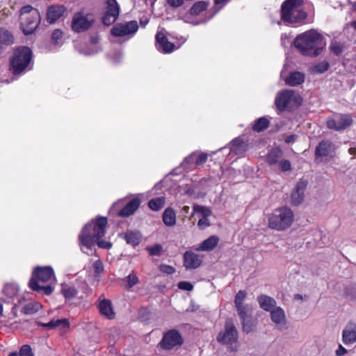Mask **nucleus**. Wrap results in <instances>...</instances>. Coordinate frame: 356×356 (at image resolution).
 Instances as JSON below:
<instances>
[{
	"label": "nucleus",
	"mask_w": 356,
	"mask_h": 356,
	"mask_svg": "<svg viewBox=\"0 0 356 356\" xmlns=\"http://www.w3.org/2000/svg\"><path fill=\"white\" fill-rule=\"evenodd\" d=\"M14 42L13 35L6 29L0 28V54Z\"/></svg>",
	"instance_id": "nucleus-30"
},
{
	"label": "nucleus",
	"mask_w": 356,
	"mask_h": 356,
	"mask_svg": "<svg viewBox=\"0 0 356 356\" xmlns=\"http://www.w3.org/2000/svg\"><path fill=\"white\" fill-rule=\"evenodd\" d=\"M238 332L233 324L228 320L225 322V327L219 332L216 340L220 344L226 346L231 351H237L238 349Z\"/></svg>",
	"instance_id": "nucleus-5"
},
{
	"label": "nucleus",
	"mask_w": 356,
	"mask_h": 356,
	"mask_svg": "<svg viewBox=\"0 0 356 356\" xmlns=\"http://www.w3.org/2000/svg\"><path fill=\"white\" fill-rule=\"evenodd\" d=\"M348 153L350 155H351L353 156L352 159H354L355 156L356 155V147L349 148Z\"/></svg>",
	"instance_id": "nucleus-57"
},
{
	"label": "nucleus",
	"mask_w": 356,
	"mask_h": 356,
	"mask_svg": "<svg viewBox=\"0 0 356 356\" xmlns=\"http://www.w3.org/2000/svg\"><path fill=\"white\" fill-rule=\"evenodd\" d=\"M295 140H296V136H294V135L289 136L286 137L285 139L286 142L288 143H293L295 141Z\"/></svg>",
	"instance_id": "nucleus-58"
},
{
	"label": "nucleus",
	"mask_w": 356,
	"mask_h": 356,
	"mask_svg": "<svg viewBox=\"0 0 356 356\" xmlns=\"http://www.w3.org/2000/svg\"><path fill=\"white\" fill-rule=\"evenodd\" d=\"M178 287L181 290H185L188 291H191L193 289V286L191 282L184 281L180 282L178 284Z\"/></svg>",
	"instance_id": "nucleus-48"
},
{
	"label": "nucleus",
	"mask_w": 356,
	"mask_h": 356,
	"mask_svg": "<svg viewBox=\"0 0 356 356\" xmlns=\"http://www.w3.org/2000/svg\"><path fill=\"white\" fill-rule=\"evenodd\" d=\"M62 293L66 298L70 299L76 295L77 291L74 287L65 286L62 289Z\"/></svg>",
	"instance_id": "nucleus-45"
},
{
	"label": "nucleus",
	"mask_w": 356,
	"mask_h": 356,
	"mask_svg": "<svg viewBox=\"0 0 356 356\" xmlns=\"http://www.w3.org/2000/svg\"><path fill=\"white\" fill-rule=\"evenodd\" d=\"M166 1L172 8H178L184 4V0H166Z\"/></svg>",
	"instance_id": "nucleus-54"
},
{
	"label": "nucleus",
	"mask_w": 356,
	"mask_h": 356,
	"mask_svg": "<svg viewBox=\"0 0 356 356\" xmlns=\"http://www.w3.org/2000/svg\"><path fill=\"white\" fill-rule=\"evenodd\" d=\"M293 44L304 55L317 56L324 47L325 42L319 33L310 30L298 35Z\"/></svg>",
	"instance_id": "nucleus-1"
},
{
	"label": "nucleus",
	"mask_w": 356,
	"mask_h": 356,
	"mask_svg": "<svg viewBox=\"0 0 356 356\" xmlns=\"http://www.w3.org/2000/svg\"><path fill=\"white\" fill-rule=\"evenodd\" d=\"M124 238L126 240L127 243L129 244H134V235L132 234H125Z\"/></svg>",
	"instance_id": "nucleus-56"
},
{
	"label": "nucleus",
	"mask_w": 356,
	"mask_h": 356,
	"mask_svg": "<svg viewBox=\"0 0 356 356\" xmlns=\"http://www.w3.org/2000/svg\"><path fill=\"white\" fill-rule=\"evenodd\" d=\"M183 343V339L180 333L175 330H171L167 332L163 337L161 342V346L165 350H171L177 348Z\"/></svg>",
	"instance_id": "nucleus-9"
},
{
	"label": "nucleus",
	"mask_w": 356,
	"mask_h": 356,
	"mask_svg": "<svg viewBox=\"0 0 356 356\" xmlns=\"http://www.w3.org/2000/svg\"><path fill=\"white\" fill-rule=\"evenodd\" d=\"M202 257L193 252H186L184 254V265L187 269H195L200 266Z\"/></svg>",
	"instance_id": "nucleus-22"
},
{
	"label": "nucleus",
	"mask_w": 356,
	"mask_h": 356,
	"mask_svg": "<svg viewBox=\"0 0 356 356\" xmlns=\"http://www.w3.org/2000/svg\"><path fill=\"white\" fill-rule=\"evenodd\" d=\"M157 49L164 53H170L175 49V44L168 41L163 31H159L156 35Z\"/></svg>",
	"instance_id": "nucleus-21"
},
{
	"label": "nucleus",
	"mask_w": 356,
	"mask_h": 356,
	"mask_svg": "<svg viewBox=\"0 0 356 356\" xmlns=\"http://www.w3.org/2000/svg\"><path fill=\"white\" fill-rule=\"evenodd\" d=\"M248 312H247L244 316H240L243 321V330L247 333L252 331L256 326L255 322L251 321L249 318Z\"/></svg>",
	"instance_id": "nucleus-37"
},
{
	"label": "nucleus",
	"mask_w": 356,
	"mask_h": 356,
	"mask_svg": "<svg viewBox=\"0 0 356 356\" xmlns=\"http://www.w3.org/2000/svg\"><path fill=\"white\" fill-rule=\"evenodd\" d=\"M257 301L260 307L267 312H270L277 306L276 301L273 298L266 295L258 296Z\"/></svg>",
	"instance_id": "nucleus-29"
},
{
	"label": "nucleus",
	"mask_w": 356,
	"mask_h": 356,
	"mask_svg": "<svg viewBox=\"0 0 356 356\" xmlns=\"http://www.w3.org/2000/svg\"><path fill=\"white\" fill-rule=\"evenodd\" d=\"M219 238L217 236H211L204 240L196 248L197 251L210 252L216 248L219 243Z\"/></svg>",
	"instance_id": "nucleus-26"
},
{
	"label": "nucleus",
	"mask_w": 356,
	"mask_h": 356,
	"mask_svg": "<svg viewBox=\"0 0 356 356\" xmlns=\"http://www.w3.org/2000/svg\"><path fill=\"white\" fill-rule=\"evenodd\" d=\"M207 159V154L202 152H194L188 156L182 163L183 168L191 170L202 165Z\"/></svg>",
	"instance_id": "nucleus-15"
},
{
	"label": "nucleus",
	"mask_w": 356,
	"mask_h": 356,
	"mask_svg": "<svg viewBox=\"0 0 356 356\" xmlns=\"http://www.w3.org/2000/svg\"><path fill=\"white\" fill-rule=\"evenodd\" d=\"M54 270L50 266L36 267L32 275V278L38 282H47L54 279Z\"/></svg>",
	"instance_id": "nucleus-18"
},
{
	"label": "nucleus",
	"mask_w": 356,
	"mask_h": 356,
	"mask_svg": "<svg viewBox=\"0 0 356 356\" xmlns=\"http://www.w3.org/2000/svg\"><path fill=\"white\" fill-rule=\"evenodd\" d=\"M151 256H161L163 253V246L161 244H154L147 248Z\"/></svg>",
	"instance_id": "nucleus-43"
},
{
	"label": "nucleus",
	"mask_w": 356,
	"mask_h": 356,
	"mask_svg": "<svg viewBox=\"0 0 356 356\" xmlns=\"http://www.w3.org/2000/svg\"><path fill=\"white\" fill-rule=\"evenodd\" d=\"M341 341L345 346L356 343V323L348 321L341 331Z\"/></svg>",
	"instance_id": "nucleus-11"
},
{
	"label": "nucleus",
	"mask_w": 356,
	"mask_h": 356,
	"mask_svg": "<svg viewBox=\"0 0 356 356\" xmlns=\"http://www.w3.org/2000/svg\"><path fill=\"white\" fill-rule=\"evenodd\" d=\"M32 58L31 50L27 47L17 48L10 58V67L14 74L22 72L29 64Z\"/></svg>",
	"instance_id": "nucleus-7"
},
{
	"label": "nucleus",
	"mask_w": 356,
	"mask_h": 356,
	"mask_svg": "<svg viewBox=\"0 0 356 356\" xmlns=\"http://www.w3.org/2000/svg\"><path fill=\"white\" fill-rule=\"evenodd\" d=\"M94 273L96 277H99L104 272V265L100 260L93 263Z\"/></svg>",
	"instance_id": "nucleus-46"
},
{
	"label": "nucleus",
	"mask_w": 356,
	"mask_h": 356,
	"mask_svg": "<svg viewBox=\"0 0 356 356\" xmlns=\"http://www.w3.org/2000/svg\"><path fill=\"white\" fill-rule=\"evenodd\" d=\"M302 102L300 96L293 90H284L280 92L275 100L276 107L279 110L293 108Z\"/></svg>",
	"instance_id": "nucleus-8"
},
{
	"label": "nucleus",
	"mask_w": 356,
	"mask_h": 356,
	"mask_svg": "<svg viewBox=\"0 0 356 356\" xmlns=\"http://www.w3.org/2000/svg\"><path fill=\"white\" fill-rule=\"evenodd\" d=\"M352 124V118L349 115H340L327 122V127L336 131L343 130Z\"/></svg>",
	"instance_id": "nucleus-16"
},
{
	"label": "nucleus",
	"mask_w": 356,
	"mask_h": 356,
	"mask_svg": "<svg viewBox=\"0 0 356 356\" xmlns=\"http://www.w3.org/2000/svg\"><path fill=\"white\" fill-rule=\"evenodd\" d=\"M91 22L81 13H75L72 21V29L76 32L84 31L90 28Z\"/></svg>",
	"instance_id": "nucleus-19"
},
{
	"label": "nucleus",
	"mask_w": 356,
	"mask_h": 356,
	"mask_svg": "<svg viewBox=\"0 0 356 356\" xmlns=\"http://www.w3.org/2000/svg\"><path fill=\"white\" fill-rule=\"evenodd\" d=\"M328 63L324 60L312 66L311 71L314 74L323 73L328 69Z\"/></svg>",
	"instance_id": "nucleus-41"
},
{
	"label": "nucleus",
	"mask_w": 356,
	"mask_h": 356,
	"mask_svg": "<svg viewBox=\"0 0 356 356\" xmlns=\"http://www.w3.org/2000/svg\"><path fill=\"white\" fill-rule=\"evenodd\" d=\"M29 286L33 290L41 291L42 293L45 295H49L53 291V288L51 286L48 285L46 286H41L39 285L38 282L34 279H31L29 282Z\"/></svg>",
	"instance_id": "nucleus-34"
},
{
	"label": "nucleus",
	"mask_w": 356,
	"mask_h": 356,
	"mask_svg": "<svg viewBox=\"0 0 356 356\" xmlns=\"http://www.w3.org/2000/svg\"><path fill=\"white\" fill-rule=\"evenodd\" d=\"M63 33L61 30L56 29L51 35V40L56 43L63 38Z\"/></svg>",
	"instance_id": "nucleus-52"
},
{
	"label": "nucleus",
	"mask_w": 356,
	"mask_h": 356,
	"mask_svg": "<svg viewBox=\"0 0 356 356\" xmlns=\"http://www.w3.org/2000/svg\"><path fill=\"white\" fill-rule=\"evenodd\" d=\"M330 50L333 54L338 55L341 52L342 47L339 43L333 42L330 45Z\"/></svg>",
	"instance_id": "nucleus-49"
},
{
	"label": "nucleus",
	"mask_w": 356,
	"mask_h": 356,
	"mask_svg": "<svg viewBox=\"0 0 356 356\" xmlns=\"http://www.w3.org/2000/svg\"><path fill=\"white\" fill-rule=\"evenodd\" d=\"M120 14V8L116 0H107V10L102 18L104 24L109 26L115 22Z\"/></svg>",
	"instance_id": "nucleus-13"
},
{
	"label": "nucleus",
	"mask_w": 356,
	"mask_h": 356,
	"mask_svg": "<svg viewBox=\"0 0 356 356\" xmlns=\"http://www.w3.org/2000/svg\"><path fill=\"white\" fill-rule=\"evenodd\" d=\"M140 201L138 196L135 195V210L140 205Z\"/></svg>",
	"instance_id": "nucleus-61"
},
{
	"label": "nucleus",
	"mask_w": 356,
	"mask_h": 356,
	"mask_svg": "<svg viewBox=\"0 0 356 356\" xmlns=\"http://www.w3.org/2000/svg\"><path fill=\"white\" fill-rule=\"evenodd\" d=\"M282 152L279 148H275L272 149L267 155V162L270 165L275 164L278 162V160L282 157Z\"/></svg>",
	"instance_id": "nucleus-36"
},
{
	"label": "nucleus",
	"mask_w": 356,
	"mask_h": 356,
	"mask_svg": "<svg viewBox=\"0 0 356 356\" xmlns=\"http://www.w3.org/2000/svg\"><path fill=\"white\" fill-rule=\"evenodd\" d=\"M121 285L126 290H130L134 285V278L131 273H130L125 278L122 280Z\"/></svg>",
	"instance_id": "nucleus-44"
},
{
	"label": "nucleus",
	"mask_w": 356,
	"mask_h": 356,
	"mask_svg": "<svg viewBox=\"0 0 356 356\" xmlns=\"http://www.w3.org/2000/svg\"><path fill=\"white\" fill-rule=\"evenodd\" d=\"M281 76L284 79L286 84L292 86L302 83L305 79L304 74L299 72H293L289 76L285 77L284 72L282 71Z\"/></svg>",
	"instance_id": "nucleus-27"
},
{
	"label": "nucleus",
	"mask_w": 356,
	"mask_h": 356,
	"mask_svg": "<svg viewBox=\"0 0 356 356\" xmlns=\"http://www.w3.org/2000/svg\"><path fill=\"white\" fill-rule=\"evenodd\" d=\"M163 222L168 227H172L176 224L177 217L175 211L168 207L165 209L163 213Z\"/></svg>",
	"instance_id": "nucleus-31"
},
{
	"label": "nucleus",
	"mask_w": 356,
	"mask_h": 356,
	"mask_svg": "<svg viewBox=\"0 0 356 356\" xmlns=\"http://www.w3.org/2000/svg\"><path fill=\"white\" fill-rule=\"evenodd\" d=\"M18 291V286L15 284H6L3 289V293L9 298H13L17 296Z\"/></svg>",
	"instance_id": "nucleus-39"
},
{
	"label": "nucleus",
	"mask_w": 356,
	"mask_h": 356,
	"mask_svg": "<svg viewBox=\"0 0 356 356\" xmlns=\"http://www.w3.org/2000/svg\"><path fill=\"white\" fill-rule=\"evenodd\" d=\"M44 327H47L49 329H54L59 327L61 330H65L69 327V322L67 319H53L48 323H40Z\"/></svg>",
	"instance_id": "nucleus-32"
},
{
	"label": "nucleus",
	"mask_w": 356,
	"mask_h": 356,
	"mask_svg": "<svg viewBox=\"0 0 356 356\" xmlns=\"http://www.w3.org/2000/svg\"><path fill=\"white\" fill-rule=\"evenodd\" d=\"M350 4L352 5L353 9L356 10V0H348Z\"/></svg>",
	"instance_id": "nucleus-62"
},
{
	"label": "nucleus",
	"mask_w": 356,
	"mask_h": 356,
	"mask_svg": "<svg viewBox=\"0 0 356 356\" xmlns=\"http://www.w3.org/2000/svg\"><path fill=\"white\" fill-rule=\"evenodd\" d=\"M301 0H286L282 6V18L288 23L298 22L306 18L301 8Z\"/></svg>",
	"instance_id": "nucleus-6"
},
{
	"label": "nucleus",
	"mask_w": 356,
	"mask_h": 356,
	"mask_svg": "<svg viewBox=\"0 0 356 356\" xmlns=\"http://www.w3.org/2000/svg\"><path fill=\"white\" fill-rule=\"evenodd\" d=\"M184 20L186 23H191V24H193V22L189 19V17H184Z\"/></svg>",
	"instance_id": "nucleus-64"
},
{
	"label": "nucleus",
	"mask_w": 356,
	"mask_h": 356,
	"mask_svg": "<svg viewBox=\"0 0 356 356\" xmlns=\"http://www.w3.org/2000/svg\"><path fill=\"white\" fill-rule=\"evenodd\" d=\"M20 24L26 35L31 34L38 26L40 15L38 10L31 6H24L20 10Z\"/></svg>",
	"instance_id": "nucleus-4"
},
{
	"label": "nucleus",
	"mask_w": 356,
	"mask_h": 356,
	"mask_svg": "<svg viewBox=\"0 0 356 356\" xmlns=\"http://www.w3.org/2000/svg\"><path fill=\"white\" fill-rule=\"evenodd\" d=\"M20 356H33L31 348L29 345H24L19 350Z\"/></svg>",
	"instance_id": "nucleus-47"
},
{
	"label": "nucleus",
	"mask_w": 356,
	"mask_h": 356,
	"mask_svg": "<svg viewBox=\"0 0 356 356\" xmlns=\"http://www.w3.org/2000/svg\"><path fill=\"white\" fill-rule=\"evenodd\" d=\"M270 320L275 326L280 330L287 327L288 320L284 310L280 306H276L270 312Z\"/></svg>",
	"instance_id": "nucleus-12"
},
{
	"label": "nucleus",
	"mask_w": 356,
	"mask_h": 356,
	"mask_svg": "<svg viewBox=\"0 0 356 356\" xmlns=\"http://www.w3.org/2000/svg\"><path fill=\"white\" fill-rule=\"evenodd\" d=\"M165 204L164 197H158L150 200L148 202V207L152 211H159L161 209Z\"/></svg>",
	"instance_id": "nucleus-35"
},
{
	"label": "nucleus",
	"mask_w": 356,
	"mask_h": 356,
	"mask_svg": "<svg viewBox=\"0 0 356 356\" xmlns=\"http://www.w3.org/2000/svg\"><path fill=\"white\" fill-rule=\"evenodd\" d=\"M189 207L188 206H184L183 208H182V211L185 213H188V211H189Z\"/></svg>",
	"instance_id": "nucleus-63"
},
{
	"label": "nucleus",
	"mask_w": 356,
	"mask_h": 356,
	"mask_svg": "<svg viewBox=\"0 0 356 356\" xmlns=\"http://www.w3.org/2000/svg\"><path fill=\"white\" fill-rule=\"evenodd\" d=\"M268 123L269 122L266 118H261L255 122L252 128L256 131H261L268 127Z\"/></svg>",
	"instance_id": "nucleus-42"
},
{
	"label": "nucleus",
	"mask_w": 356,
	"mask_h": 356,
	"mask_svg": "<svg viewBox=\"0 0 356 356\" xmlns=\"http://www.w3.org/2000/svg\"><path fill=\"white\" fill-rule=\"evenodd\" d=\"M106 225L107 219L105 217H99L95 221L87 224L79 236L80 244L91 248L98 239L104 236Z\"/></svg>",
	"instance_id": "nucleus-2"
},
{
	"label": "nucleus",
	"mask_w": 356,
	"mask_h": 356,
	"mask_svg": "<svg viewBox=\"0 0 356 356\" xmlns=\"http://www.w3.org/2000/svg\"><path fill=\"white\" fill-rule=\"evenodd\" d=\"M248 145L240 138L234 140L230 144V150L235 154H241L247 149Z\"/></svg>",
	"instance_id": "nucleus-33"
},
{
	"label": "nucleus",
	"mask_w": 356,
	"mask_h": 356,
	"mask_svg": "<svg viewBox=\"0 0 356 356\" xmlns=\"http://www.w3.org/2000/svg\"><path fill=\"white\" fill-rule=\"evenodd\" d=\"M207 6L208 3L205 1L196 2L191 8V15H197L205 10Z\"/></svg>",
	"instance_id": "nucleus-40"
},
{
	"label": "nucleus",
	"mask_w": 356,
	"mask_h": 356,
	"mask_svg": "<svg viewBox=\"0 0 356 356\" xmlns=\"http://www.w3.org/2000/svg\"><path fill=\"white\" fill-rule=\"evenodd\" d=\"M159 269L161 271L166 274H172L175 272V269L174 267L166 264L161 265L159 266Z\"/></svg>",
	"instance_id": "nucleus-51"
},
{
	"label": "nucleus",
	"mask_w": 356,
	"mask_h": 356,
	"mask_svg": "<svg viewBox=\"0 0 356 356\" xmlns=\"http://www.w3.org/2000/svg\"><path fill=\"white\" fill-rule=\"evenodd\" d=\"M65 8L63 6L54 5L49 7L47 13V20L53 24L63 15Z\"/></svg>",
	"instance_id": "nucleus-25"
},
{
	"label": "nucleus",
	"mask_w": 356,
	"mask_h": 356,
	"mask_svg": "<svg viewBox=\"0 0 356 356\" xmlns=\"http://www.w3.org/2000/svg\"><path fill=\"white\" fill-rule=\"evenodd\" d=\"M334 353L336 356H344L348 353V350L342 344H339Z\"/></svg>",
	"instance_id": "nucleus-50"
},
{
	"label": "nucleus",
	"mask_w": 356,
	"mask_h": 356,
	"mask_svg": "<svg viewBox=\"0 0 356 356\" xmlns=\"http://www.w3.org/2000/svg\"><path fill=\"white\" fill-rule=\"evenodd\" d=\"M281 170L286 172L291 170V163L289 160H282L279 164Z\"/></svg>",
	"instance_id": "nucleus-53"
},
{
	"label": "nucleus",
	"mask_w": 356,
	"mask_h": 356,
	"mask_svg": "<svg viewBox=\"0 0 356 356\" xmlns=\"http://www.w3.org/2000/svg\"><path fill=\"white\" fill-rule=\"evenodd\" d=\"M134 32V22L131 21L124 24H115L111 29V35L115 37H122Z\"/></svg>",
	"instance_id": "nucleus-23"
},
{
	"label": "nucleus",
	"mask_w": 356,
	"mask_h": 356,
	"mask_svg": "<svg viewBox=\"0 0 356 356\" xmlns=\"http://www.w3.org/2000/svg\"><path fill=\"white\" fill-rule=\"evenodd\" d=\"M307 186V181L306 180L301 179L297 183L291 193L292 204L297 206L303 202Z\"/></svg>",
	"instance_id": "nucleus-17"
},
{
	"label": "nucleus",
	"mask_w": 356,
	"mask_h": 356,
	"mask_svg": "<svg viewBox=\"0 0 356 356\" xmlns=\"http://www.w3.org/2000/svg\"><path fill=\"white\" fill-rule=\"evenodd\" d=\"M42 307V305L38 302H29L23 307L22 312L25 314H33L39 311Z\"/></svg>",
	"instance_id": "nucleus-38"
},
{
	"label": "nucleus",
	"mask_w": 356,
	"mask_h": 356,
	"mask_svg": "<svg viewBox=\"0 0 356 356\" xmlns=\"http://www.w3.org/2000/svg\"><path fill=\"white\" fill-rule=\"evenodd\" d=\"M124 201L116 202L110 209L109 212L120 217H127L134 213V200H130L123 206Z\"/></svg>",
	"instance_id": "nucleus-14"
},
{
	"label": "nucleus",
	"mask_w": 356,
	"mask_h": 356,
	"mask_svg": "<svg viewBox=\"0 0 356 356\" xmlns=\"http://www.w3.org/2000/svg\"><path fill=\"white\" fill-rule=\"evenodd\" d=\"M266 219L270 229L282 232L288 229L293 225L294 214L291 209L281 207L267 213Z\"/></svg>",
	"instance_id": "nucleus-3"
},
{
	"label": "nucleus",
	"mask_w": 356,
	"mask_h": 356,
	"mask_svg": "<svg viewBox=\"0 0 356 356\" xmlns=\"http://www.w3.org/2000/svg\"><path fill=\"white\" fill-rule=\"evenodd\" d=\"M193 209V216H196L199 218L197 226L202 229L210 226L211 222L209 218L211 215V210L206 207L200 205H194Z\"/></svg>",
	"instance_id": "nucleus-10"
},
{
	"label": "nucleus",
	"mask_w": 356,
	"mask_h": 356,
	"mask_svg": "<svg viewBox=\"0 0 356 356\" xmlns=\"http://www.w3.org/2000/svg\"><path fill=\"white\" fill-rule=\"evenodd\" d=\"M149 19L147 17L144 16L140 19V24L142 26H145L148 23Z\"/></svg>",
	"instance_id": "nucleus-59"
},
{
	"label": "nucleus",
	"mask_w": 356,
	"mask_h": 356,
	"mask_svg": "<svg viewBox=\"0 0 356 356\" xmlns=\"http://www.w3.org/2000/svg\"><path fill=\"white\" fill-rule=\"evenodd\" d=\"M98 308L100 314L105 318L112 320L115 317L112 302L108 299H99Z\"/></svg>",
	"instance_id": "nucleus-24"
},
{
	"label": "nucleus",
	"mask_w": 356,
	"mask_h": 356,
	"mask_svg": "<svg viewBox=\"0 0 356 356\" xmlns=\"http://www.w3.org/2000/svg\"><path fill=\"white\" fill-rule=\"evenodd\" d=\"M96 243H97V245L101 248L109 249L112 245L110 242L104 240L98 239Z\"/></svg>",
	"instance_id": "nucleus-55"
},
{
	"label": "nucleus",
	"mask_w": 356,
	"mask_h": 356,
	"mask_svg": "<svg viewBox=\"0 0 356 356\" xmlns=\"http://www.w3.org/2000/svg\"><path fill=\"white\" fill-rule=\"evenodd\" d=\"M281 40H282V44L285 45L286 44V41L289 40V38L286 35H282Z\"/></svg>",
	"instance_id": "nucleus-60"
},
{
	"label": "nucleus",
	"mask_w": 356,
	"mask_h": 356,
	"mask_svg": "<svg viewBox=\"0 0 356 356\" xmlns=\"http://www.w3.org/2000/svg\"><path fill=\"white\" fill-rule=\"evenodd\" d=\"M336 147L329 141L321 142L316 149V156L318 157L332 158L335 155Z\"/></svg>",
	"instance_id": "nucleus-20"
},
{
	"label": "nucleus",
	"mask_w": 356,
	"mask_h": 356,
	"mask_svg": "<svg viewBox=\"0 0 356 356\" xmlns=\"http://www.w3.org/2000/svg\"><path fill=\"white\" fill-rule=\"evenodd\" d=\"M246 298V293L244 291H239L235 298V305L240 316H244L249 308L243 304Z\"/></svg>",
	"instance_id": "nucleus-28"
}]
</instances>
